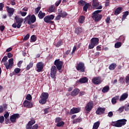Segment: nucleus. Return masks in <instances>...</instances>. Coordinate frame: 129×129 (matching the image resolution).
<instances>
[{
  "mask_svg": "<svg viewBox=\"0 0 129 129\" xmlns=\"http://www.w3.org/2000/svg\"><path fill=\"white\" fill-rule=\"evenodd\" d=\"M126 121H127L126 119H119L117 121H112L111 125L112 126H115L116 127H121V126H123V125L126 124Z\"/></svg>",
  "mask_w": 129,
  "mask_h": 129,
  "instance_id": "1",
  "label": "nucleus"
},
{
  "mask_svg": "<svg viewBox=\"0 0 129 129\" xmlns=\"http://www.w3.org/2000/svg\"><path fill=\"white\" fill-rule=\"evenodd\" d=\"M25 22H27L28 25H32V24H34V23H36V21H37V18H36V16L35 15H31L29 14L25 18Z\"/></svg>",
  "mask_w": 129,
  "mask_h": 129,
  "instance_id": "2",
  "label": "nucleus"
},
{
  "mask_svg": "<svg viewBox=\"0 0 129 129\" xmlns=\"http://www.w3.org/2000/svg\"><path fill=\"white\" fill-rule=\"evenodd\" d=\"M15 19L16 23H14L12 25V27L13 28H17L18 29H20V28H21V26H22V23L24 22V19L21 18V17H19L18 16H16Z\"/></svg>",
  "mask_w": 129,
  "mask_h": 129,
  "instance_id": "3",
  "label": "nucleus"
},
{
  "mask_svg": "<svg viewBox=\"0 0 129 129\" xmlns=\"http://www.w3.org/2000/svg\"><path fill=\"white\" fill-rule=\"evenodd\" d=\"M40 98L39 103L40 104H45L47 102V99L49 98V94L47 92H43L40 96Z\"/></svg>",
  "mask_w": 129,
  "mask_h": 129,
  "instance_id": "4",
  "label": "nucleus"
},
{
  "mask_svg": "<svg viewBox=\"0 0 129 129\" xmlns=\"http://www.w3.org/2000/svg\"><path fill=\"white\" fill-rule=\"evenodd\" d=\"M99 43V39L98 38L94 37L91 39V43L89 45L88 48L89 49H93L95 46H97V45Z\"/></svg>",
  "mask_w": 129,
  "mask_h": 129,
  "instance_id": "5",
  "label": "nucleus"
},
{
  "mask_svg": "<svg viewBox=\"0 0 129 129\" xmlns=\"http://www.w3.org/2000/svg\"><path fill=\"white\" fill-rule=\"evenodd\" d=\"M55 19V16L54 15H50L45 16L44 18V21L45 23H46L47 24H50V25H52L55 23L53 20Z\"/></svg>",
  "mask_w": 129,
  "mask_h": 129,
  "instance_id": "6",
  "label": "nucleus"
},
{
  "mask_svg": "<svg viewBox=\"0 0 129 129\" xmlns=\"http://www.w3.org/2000/svg\"><path fill=\"white\" fill-rule=\"evenodd\" d=\"M93 106H94V103L93 101H89L85 107V109L87 112V113H89L92 109L93 108Z\"/></svg>",
  "mask_w": 129,
  "mask_h": 129,
  "instance_id": "7",
  "label": "nucleus"
},
{
  "mask_svg": "<svg viewBox=\"0 0 129 129\" xmlns=\"http://www.w3.org/2000/svg\"><path fill=\"white\" fill-rule=\"evenodd\" d=\"M76 68L78 71H80L82 73H84V72H85V65L83 62H80L78 63Z\"/></svg>",
  "mask_w": 129,
  "mask_h": 129,
  "instance_id": "8",
  "label": "nucleus"
},
{
  "mask_svg": "<svg viewBox=\"0 0 129 129\" xmlns=\"http://www.w3.org/2000/svg\"><path fill=\"white\" fill-rule=\"evenodd\" d=\"M8 61H8L4 63V65H5L7 70L9 69H12L13 68V66H14V59L10 58L9 59Z\"/></svg>",
  "mask_w": 129,
  "mask_h": 129,
  "instance_id": "9",
  "label": "nucleus"
},
{
  "mask_svg": "<svg viewBox=\"0 0 129 129\" xmlns=\"http://www.w3.org/2000/svg\"><path fill=\"white\" fill-rule=\"evenodd\" d=\"M54 65L56 66L57 70L60 71L63 67V62L62 61H60V59H57L54 61Z\"/></svg>",
  "mask_w": 129,
  "mask_h": 129,
  "instance_id": "10",
  "label": "nucleus"
},
{
  "mask_svg": "<svg viewBox=\"0 0 129 129\" xmlns=\"http://www.w3.org/2000/svg\"><path fill=\"white\" fill-rule=\"evenodd\" d=\"M92 6L93 9H96V10H101L102 9V5L97 0L92 1Z\"/></svg>",
  "mask_w": 129,
  "mask_h": 129,
  "instance_id": "11",
  "label": "nucleus"
},
{
  "mask_svg": "<svg viewBox=\"0 0 129 129\" xmlns=\"http://www.w3.org/2000/svg\"><path fill=\"white\" fill-rule=\"evenodd\" d=\"M56 73H57V68L55 66H52L50 69V77L54 80H56Z\"/></svg>",
  "mask_w": 129,
  "mask_h": 129,
  "instance_id": "12",
  "label": "nucleus"
},
{
  "mask_svg": "<svg viewBox=\"0 0 129 129\" xmlns=\"http://www.w3.org/2000/svg\"><path fill=\"white\" fill-rule=\"evenodd\" d=\"M20 114L19 113L13 114L10 116V120L11 122H13V123H15V122H16L17 119H18V118H20Z\"/></svg>",
  "mask_w": 129,
  "mask_h": 129,
  "instance_id": "13",
  "label": "nucleus"
},
{
  "mask_svg": "<svg viewBox=\"0 0 129 129\" xmlns=\"http://www.w3.org/2000/svg\"><path fill=\"white\" fill-rule=\"evenodd\" d=\"M23 106L24 107H26V108H32L34 106V104L31 101L25 100L23 102Z\"/></svg>",
  "mask_w": 129,
  "mask_h": 129,
  "instance_id": "14",
  "label": "nucleus"
},
{
  "mask_svg": "<svg viewBox=\"0 0 129 129\" xmlns=\"http://www.w3.org/2000/svg\"><path fill=\"white\" fill-rule=\"evenodd\" d=\"M92 18L95 22H99L101 19H102V15H95V14H92Z\"/></svg>",
  "mask_w": 129,
  "mask_h": 129,
  "instance_id": "15",
  "label": "nucleus"
},
{
  "mask_svg": "<svg viewBox=\"0 0 129 129\" xmlns=\"http://www.w3.org/2000/svg\"><path fill=\"white\" fill-rule=\"evenodd\" d=\"M92 82H93V83L95 85L100 84V83L101 82V77H97L94 78L93 79H92Z\"/></svg>",
  "mask_w": 129,
  "mask_h": 129,
  "instance_id": "16",
  "label": "nucleus"
},
{
  "mask_svg": "<svg viewBox=\"0 0 129 129\" xmlns=\"http://www.w3.org/2000/svg\"><path fill=\"white\" fill-rule=\"evenodd\" d=\"M6 10L7 11V13H8V16L10 18L14 15V13H15V9L13 8H10L9 6L6 7Z\"/></svg>",
  "mask_w": 129,
  "mask_h": 129,
  "instance_id": "17",
  "label": "nucleus"
},
{
  "mask_svg": "<svg viewBox=\"0 0 129 129\" xmlns=\"http://www.w3.org/2000/svg\"><path fill=\"white\" fill-rule=\"evenodd\" d=\"M36 67L37 68V72H42L43 71V68L44 67V64L42 62H38L36 64Z\"/></svg>",
  "mask_w": 129,
  "mask_h": 129,
  "instance_id": "18",
  "label": "nucleus"
},
{
  "mask_svg": "<svg viewBox=\"0 0 129 129\" xmlns=\"http://www.w3.org/2000/svg\"><path fill=\"white\" fill-rule=\"evenodd\" d=\"M105 111V108H101L99 107L97 110L96 111V114L98 115H101V114H103Z\"/></svg>",
  "mask_w": 129,
  "mask_h": 129,
  "instance_id": "19",
  "label": "nucleus"
},
{
  "mask_svg": "<svg viewBox=\"0 0 129 129\" xmlns=\"http://www.w3.org/2000/svg\"><path fill=\"white\" fill-rule=\"evenodd\" d=\"M79 111H80V110H79V108L73 107L72 109L70 110L69 114L71 115V114H75V113H78Z\"/></svg>",
  "mask_w": 129,
  "mask_h": 129,
  "instance_id": "20",
  "label": "nucleus"
},
{
  "mask_svg": "<svg viewBox=\"0 0 129 129\" xmlns=\"http://www.w3.org/2000/svg\"><path fill=\"white\" fill-rule=\"evenodd\" d=\"M80 90L78 88L74 89L71 93V96H77L79 93Z\"/></svg>",
  "mask_w": 129,
  "mask_h": 129,
  "instance_id": "21",
  "label": "nucleus"
},
{
  "mask_svg": "<svg viewBox=\"0 0 129 129\" xmlns=\"http://www.w3.org/2000/svg\"><path fill=\"white\" fill-rule=\"evenodd\" d=\"M128 97V94L127 93H124L122 94L119 99V101H123Z\"/></svg>",
  "mask_w": 129,
  "mask_h": 129,
  "instance_id": "22",
  "label": "nucleus"
},
{
  "mask_svg": "<svg viewBox=\"0 0 129 129\" xmlns=\"http://www.w3.org/2000/svg\"><path fill=\"white\" fill-rule=\"evenodd\" d=\"M121 11H122V8L118 7L115 9L114 15H115V16H117L118 15H119V14L121 13Z\"/></svg>",
  "mask_w": 129,
  "mask_h": 129,
  "instance_id": "23",
  "label": "nucleus"
},
{
  "mask_svg": "<svg viewBox=\"0 0 129 129\" xmlns=\"http://www.w3.org/2000/svg\"><path fill=\"white\" fill-rule=\"evenodd\" d=\"M56 10V6L55 5H51L48 9H47V12L48 13H54Z\"/></svg>",
  "mask_w": 129,
  "mask_h": 129,
  "instance_id": "24",
  "label": "nucleus"
},
{
  "mask_svg": "<svg viewBox=\"0 0 129 129\" xmlns=\"http://www.w3.org/2000/svg\"><path fill=\"white\" fill-rule=\"evenodd\" d=\"M45 16H46V13H43L42 11H39L38 14V17L40 20H42V19H44Z\"/></svg>",
  "mask_w": 129,
  "mask_h": 129,
  "instance_id": "25",
  "label": "nucleus"
},
{
  "mask_svg": "<svg viewBox=\"0 0 129 129\" xmlns=\"http://www.w3.org/2000/svg\"><path fill=\"white\" fill-rule=\"evenodd\" d=\"M79 82H80V83H86L88 82V79L87 78V77H84L83 78H81L79 80Z\"/></svg>",
  "mask_w": 129,
  "mask_h": 129,
  "instance_id": "26",
  "label": "nucleus"
},
{
  "mask_svg": "<svg viewBox=\"0 0 129 129\" xmlns=\"http://www.w3.org/2000/svg\"><path fill=\"white\" fill-rule=\"evenodd\" d=\"M118 99H119V96H115V97H113L111 99L112 104H115Z\"/></svg>",
  "mask_w": 129,
  "mask_h": 129,
  "instance_id": "27",
  "label": "nucleus"
},
{
  "mask_svg": "<svg viewBox=\"0 0 129 129\" xmlns=\"http://www.w3.org/2000/svg\"><path fill=\"white\" fill-rule=\"evenodd\" d=\"M84 21H85V17L84 16H81L78 20V22L79 23V24H83L84 23Z\"/></svg>",
  "mask_w": 129,
  "mask_h": 129,
  "instance_id": "28",
  "label": "nucleus"
},
{
  "mask_svg": "<svg viewBox=\"0 0 129 129\" xmlns=\"http://www.w3.org/2000/svg\"><path fill=\"white\" fill-rule=\"evenodd\" d=\"M75 33L79 35L81 33H82V28L80 27H78L75 29Z\"/></svg>",
  "mask_w": 129,
  "mask_h": 129,
  "instance_id": "29",
  "label": "nucleus"
},
{
  "mask_svg": "<svg viewBox=\"0 0 129 129\" xmlns=\"http://www.w3.org/2000/svg\"><path fill=\"white\" fill-rule=\"evenodd\" d=\"M100 125V122L99 121L94 123L93 126V129H98L99 127V125Z\"/></svg>",
  "mask_w": 129,
  "mask_h": 129,
  "instance_id": "30",
  "label": "nucleus"
},
{
  "mask_svg": "<svg viewBox=\"0 0 129 129\" xmlns=\"http://www.w3.org/2000/svg\"><path fill=\"white\" fill-rule=\"evenodd\" d=\"M63 44V42L61 40H59L57 41V42L54 44V46L56 47V48H59L60 46H62V44Z\"/></svg>",
  "mask_w": 129,
  "mask_h": 129,
  "instance_id": "31",
  "label": "nucleus"
},
{
  "mask_svg": "<svg viewBox=\"0 0 129 129\" xmlns=\"http://www.w3.org/2000/svg\"><path fill=\"white\" fill-rule=\"evenodd\" d=\"M108 68L109 70H114V69L116 68V63H111L109 66Z\"/></svg>",
  "mask_w": 129,
  "mask_h": 129,
  "instance_id": "32",
  "label": "nucleus"
},
{
  "mask_svg": "<svg viewBox=\"0 0 129 129\" xmlns=\"http://www.w3.org/2000/svg\"><path fill=\"white\" fill-rule=\"evenodd\" d=\"M109 90V86H106L103 88V89L102 90V92L103 93H106V92H108Z\"/></svg>",
  "mask_w": 129,
  "mask_h": 129,
  "instance_id": "33",
  "label": "nucleus"
},
{
  "mask_svg": "<svg viewBox=\"0 0 129 129\" xmlns=\"http://www.w3.org/2000/svg\"><path fill=\"white\" fill-rule=\"evenodd\" d=\"M90 7V5L89 3L86 4L84 7H83V11L84 12H86V13L87 12V10H88V8Z\"/></svg>",
  "mask_w": 129,
  "mask_h": 129,
  "instance_id": "34",
  "label": "nucleus"
},
{
  "mask_svg": "<svg viewBox=\"0 0 129 129\" xmlns=\"http://www.w3.org/2000/svg\"><path fill=\"white\" fill-rule=\"evenodd\" d=\"M34 66V62L33 61L30 62L29 64L26 67V70H30Z\"/></svg>",
  "mask_w": 129,
  "mask_h": 129,
  "instance_id": "35",
  "label": "nucleus"
},
{
  "mask_svg": "<svg viewBox=\"0 0 129 129\" xmlns=\"http://www.w3.org/2000/svg\"><path fill=\"white\" fill-rule=\"evenodd\" d=\"M82 121V119L81 117L78 118L77 119L73 120V123H78L79 122H81Z\"/></svg>",
  "mask_w": 129,
  "mask_h": 129,
  "instance_id": "36",
  "label": "nucleus"
},
{
  "mask_svg": "<svg viewBox=\"0 0 129 129\" xmlns=\"http://www.w3.org/2000/svg\"><path fill=\"white\" fill-rule=\"evenodd\" d=\"M64 124H65V122L63 121H60L56 124V126L60 127L61 126H64Z\"/></svg>",
  "mask_w": 129,
  "mask_h": 129,
  "instance_id": "37",
  "label": "nucleus"
},
{
  "mask_svg": "<svg viewBox=\"0 0 129 129\" xmlns=\"http://www.w3.org/2000/svg\"><path fill=\"white\" fill-rule=\"evenodd\" d=\"M114 47L116 48H120V47H121V42H117L116 43H115Z\"/></svg>",
  "mask_w": 129,
  "mask_h": 129,
  "instance_id": "38",
  "label": "nucleus"
},
{
  "mask_svg": "<svg viewBox=\"0 0 129 129\" xmlns=\"http://www.w3.org/2000/svg\"><path fill=\"white\" fill-rule=\"evenodd\" d=\"M28 123L30 125H33V124H35L36 123V120L34 119H32L30 121H29Z\"/></svg>",
  "mask_w": 129,
  "mask_h": 129,
  "instance_id": "39",
  "label": "nucleus"
},
{
  "mask_svg": "<svg viewBox=\"0 0 129 129\" xmlns=\"http://www.w3.org/2000/svg\"><path fill=\"white\" fill-rule=\"evenodd\" d=\"M32 42H36L37 41V37H36V35H33L31 36L30 38Z\"/></svg>",
  "mask_w": 129,
  "mask_h": 129,
  "instance_id": "40",
  "label": "nucleus"
},
{
  "mask_svg": "<svg viewBox=\"0 0 129 129\" xmlns=\"http://www.w3.org/2000/svg\"><path fill=\"white\" fill-rule=\"evenodd\" d=\"M40 10H41V7L40 6H38L37 8L35 9V15H38V14H39V12H40Z\"/></svg>",
  "mask_w": 129,
  "mask_h": 129,
  "instance_id": "41",
  "label": "nucleus"
},
{
  "mask_svg": "<svg viewBox=\"0 0 129 129\" xmlns=\"http://www.w3.org/2000/svg\"><path fill=\"white\" fill-rule=\"evenodd\" d=\"M68 15V14H67L66 12L63 11L60 14V16L61 17V18H66Z\"/></svg>",
  "mask_w": 129,
  "mask_h": 129,
  "instance_id": "42",
  "label": "nucleus"
},
{
  "mask_svg": "<svg viewBox=\"0 0 129 129\" xmlns=\"http://www.w3.org/2000/svg\"><path fill=\"white\" fill-rule=\"evenodd\" d=\"M85 3L86 2L83 1V0H81L78 2V4L79 5V6H80L81 7H83V6H84V5H85Z\"/></svg>",
  "mask_w": 129,
  "mask_h": 129,
  "instance_id": "43",
  "label": "nucleus"
},
{
  "mask_svg": "<svg viewBox=\"0 0 129 129\" xmlns=\"http://www.w3.org/2000/svg\"><path fill=\"white\" fill-rule=\"evenodd\" d=\"M26 99H27V100L31 101L32 100V95H31V94H27L26 97Z\"/></svg>",
  "mask_w": 129,
  "mask_h": 129,
  "instance_id": "44",
  "label": "nucleus"
},
{
  "mask_svg": "<svg viewBox=\"0 0 129 129\" xmlns=\"http://www.w3.org/2000/svg\"><path fill=\"white\" fill-rule=\"evenodd\" d=\"M129 12L128 11H126L124 12L123 15H122V19H124L128 16Z\"/></svg>",
  "mask_w": 129,
  "mask_h": 129,
  "instance_id": "45",
  "label": "nucleus"
},
{
  "mask_svg": "<svg viewBox=\"0 0 129 129\" xmlns=\"http://www.w3.org/2000/svg\"><path fill=\"white\" fill-rule=\"evenodd\" d=\"M61 120H62V118L60 117H57L55 118V123H58V122H60V121H61Z\"/></svg>",
  "mask_w": 129,
  "mask_h": 129,
  "instance_id": "46",
  "label": "nucleus"
},
{
  "mask_svg": "<svg viewBox=\"0 0 129 129\" xmlns=\"http://www.w3.org/2000/svg\"><path fill=\"white\" fill-rule=\"evenodd\" d=\"M101 12H102V10H96L94 12L92 15H101V14H99V13H101Z\"/></svg>",
  "mask_w": 129,
  "mask_h": 129,
  "instance_id": "47",
  "label": "nucleus"
},
{
  "mask_svg": "<svg viewBox=\"0 0 129 129\" xmlns=\"http://www.w3.org/2000/svg\"><path fill=\"white\" fill-rule=\"evenodd\" d=\"M14 72L16 73V74H18V73H20L21 72V69L16 68L14 70Z\"/></svg>",
  "mask_w": 129,
  "mask_h": 129,
  "instance_id": "48",
  "label": "nucleus"
},
{
  "mask_svg": "<svg viewBox=\"0 0 129 129\" xmlns=\"http://www.w3.org/2000/svg\"><path fill=\"white\" fill-rule=\"evenodd\" d=\"M124 109L125 111H128L129 110V104L128 105H124Z\"/></svg>",
  "mask_w": 129,
  "mask_h": 129,
  "instance_id": "49",
  "label": "nucleus"
},
{
  "mask_svg": "<svg viewBox=\"0 0 129 129\" xmlns=\"http://www.w3.org/2000/svg\"><path fill=\"white\" fill-rule=\"evenodd\" d=\"M8 60V56H5L2 60H1V63H4V62H7V60Z\"/></svg>",
  "mask_w": 129,
  "mask_h": 129,
  "instance_id": "50",
  "label": "nucleus"
},
{
  "mask_svg": "<svg viewBox=\"0 0 129 129\" xmlns=\"http://www.w3.org/2000/svg\"><path fill=\"white\" fill-rule=\"evenodd\" d=\"M62 18L60 15H58L54 19L55 21H59V20Z\"/></svg>",
  "mask_w": 129,
  "mask_h": 129,
  "instance_id": "51",
  "label": "nucleus"
},
{
  "mask_svg": "<svg viewBox=\"0 0 129 129\" xmlns=\"http://www.w3.org/2000/svg\"><path fill=\"white\" fill-rule=\"evenodd\" d=\"M5 121V117L4 116H0V123H3Z\"/></svg>",
  "mask_w": 129,
  "mask_h": 129,
  "instance_id": "52",
  "label": "nucleus"
},
{
  "mask_svg": "<svg viewBox=\"0 0 129 129\" xmlns=\"http://www.w3.org/2000/svg\"><path fill=\"white\" fill-rule=\"evenodd\" d=\"M69 54H70V50H68L65 52L63 56H64V57H67V56H68L69 55Z\"/></svg>",
  "mask_w": 129,
  "mask_h": 129,
  "instance_id": "53",
  "label": "nucleus"
},
{
  "mask_svg": "<svg viewBox=\"0 0 129 129\" xmlns=\"http://www.w3.org/2000/svg\"><path fill=\"white\" fill-rule=\"evenodd\" d=\"M29 38H30V34H27L24 38V41H27V40H28L29 39Z\"/></svg>",
  "mask_w": 129,
  "mask_h": 129,
  "instance_id": "54",
  "label": "nucleus"
},
{
  "mask_svg": "<svg viewBox=\"0 0 129 129\" xmlns=\"http://www.w3.org/2000/svg\"><path fill=\"white\" fill-rule=\"evenodd\" d=\"M4 7L5 5L4 4V3H0V12H2V11H3Z\"/></svg>",
  "mask_w": 129,
  "mask_h": 129,
  "instance_id": "55",
  "label": "nucleus"
},
{
  "mask_svg": "<svg viewBox=\"0 0 129 129\" xmlns=\"http://www.w3.org/2000/svg\"><path fill=\"white\" fill-rule=\"evenodd\" d=\"M110 17H107V18L105 20L106 23L107 24H110Z\"/></svg>",
  "mask_w": 129,
  "mask_h": 129,
  "instance_id": "56",
  "label": "nucleus"
},
{
  "mask_svg": "<svg viewBox=\"0 0 129 129\" xmlns=\"http://www.w3.org/2000/svg\"><path fill=\"white\" fill-rule=\"evenodd\" d=\"M9 116L10 113H9V112H6V113L4 114V117H5V118H8Z\"/></svg>",
  "mask_w": 129,
  "mask_h": 129,
  "instance_id": "57",
  "label": "nucleus"
},
{
  "mask_svg": "<svg viewBox=\"0 0 129 129\" xmlns=\"http://www.w3.org/2000/svg\"><path fill=\"white\" fill-rule=\"evenodd\" d=\"M123 109H124V107L121 106L118 109V111H119V112H122V111H123Z\"/></svg>",
  "mask_w": 129,
  "mask_h": 129,
  "instance_id": "58",
  "label": "nucleus"
},
{
  "mask_svg": "<svg viewBox=\"0 0 129 129\" xmlns=\"http://www.w3.org/2000/svg\"><path fill=\"white\" fill-rule=\"evenodd\" d=\"M49 109H50L49 108H46L44 109V114H47V113L49 112Z\"/></svg>",
  "mask_w": 129,
  "mask_h": 129,
  "instance_id": "59",
  "label": "nucleus"
},
{
  "mask_svg": "<svg viewBox=\"0 0 129 129\" xmlns=\"http://www.w3.org/2000/svg\"><path fill=\"white\" fill-rule=\"evenodd\" d=\"M119 81L120 83H124V79H123L122 77H121L120 78Z\"/></svg>",
  "mask_w": 129,
  "mask_h": 129,
  "instance_id": "60",
  "label": "nucleus"
},
{
  "mask_svg": "<svg viewBox=\"0 0 129 129\" xmlns=\"http://www.w3.org/2000/svg\"><path fill=\"white\" fill-rule=\"evenodd\" d=\"M26 129H32V126L30 124L27 123V124L26 125Z\"/></svg>",
  "mask_w": 129,
  "mask_h": 129,
  "instance_id": "61",
  "label": "nucleus"
},
{
  "mask_svg": "<svg viewBox=\"0 0 129 129\" xmlns=\"http://www.w3.org/2000/svg\"><path fill=\"white\" fill-rule=\"evenodd\" d=\"M38 127H39L38 124H35L33 126H32V129H38Z\"/></svg>",
  "mask_w": 129,
  "mask_h": 129,
  "instance_id": "62",
  "label": "nucleus"
},
{
  "mask_svg": "<svg viewBox=\"0 0 129 129\" xmlns=\"http://www.w3.org/2000/svg\"><path fill=\"white\" fill-rule=\"evenodd\" d=\"M113 113L112 112V111H110L108 112V116L109 117H111L112 116H113Z\"/></svg>",
  "mask_w": 129,
  "mask_h": 129,
  "instance_id": "63",
  "label": "nucleus"
},
{
  "mask_svg": "<svg viewBox=\"0 0 129 129\" xmlns=\"http://www.w3.org/2000/svg\"><path fill=\"white\" fill-rule=\"evenodd\" d=\"M61 0H59L58 1H57V2L55 3V6H56V7H58V6H59V5H60V4H61Z\"/></svg>",
  "mask_w": 129,
  "mask_h": 129,
  "instance_id": "64",
  "label": "nucleus"
}]
</instances>
